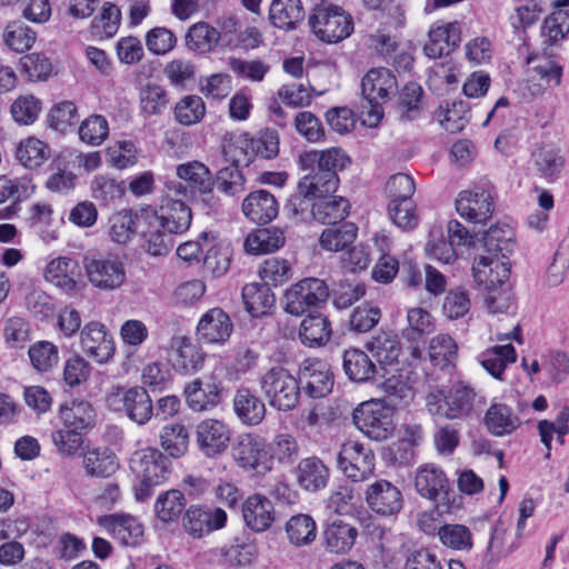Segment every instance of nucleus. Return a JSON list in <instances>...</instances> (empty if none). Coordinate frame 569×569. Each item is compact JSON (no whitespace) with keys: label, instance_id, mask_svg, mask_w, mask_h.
I'll return each instance as SVG.
<instances>
[{"label":"nucleus","instance_id":"nucleus-14","mask_svg":"<svg viewBox=\"0 0 569 569\" xmlns=\"http://www.w3.org/2000/svg\"><path fill=\"white\" fill-rule=\"evenodd\" d=\"M231 430L222 421L204 419L196 427V442L207 458H216L227 451Z\"/></svg>","mask_w":569,"mask_h":569},{"label":"nucleus","instance_id":"nucleus-30","mask_svg":"<svg viewBox=\"0 0 569 569\" xmlns=\"http://www.w3.org/2000/svg\"><path fill=\"white\" fill-rule=\"evenodd\" d=\"M279 211L276 197L267 190L250 192L242 202V212L251 221L266 224L273 220Z\"/></svg>","mask_w":569,"mask_h":569},{"label":"nucleus","instance_id":"nucleus-61","mask_svg":"<svg viewBox=\"0 0 569 569\" xmlns=\"http://www.w3.org/2000/svg\"><path fill=\"white\" fill-rule=\"evenodd\" d=\"M16 157L23 167L36 169L49 158V149L44 142L31 137L18 144Z\"/></svg>","mask_w":569,"mask_h":569},{"label":"nucleus","instance_id":"nucleus-19","mask_svg":"<svg viewBox=\"0 0 569 569\" xmlns=\"http://www.w3.org/2000/svg\"><path fill=\"white\" fill-rule=\"evenodd\" d=\"M461 42V26L459 22H448L432 26L428 40L423 46L425 54L430 59H441L451 54Z\"/></svg>","mask_w":569,"mask_h":569},{"label":"nucleus","instance_id":"nucleus-54","mask_svg":"<svg viewBox=\"0 0 569 569\" xmlns=\"http://www.w3.org/2000/svg\"><path fill=\"white\" fill-rule=\"evenodd\" d=\"M144 213L140 216L130 210H122L110 218V237L117 243H127L137 229L142 227Z\"/></svg>","mask_w":569,"mask_h":569},{"label":"nucleus","instance_id":"nucleus-1","mask_svg":"<svg viewBox=\"0 0 569 569\" xmlns=\"http://www.w3.org/2000/svg\"><path fill=\"white\" fill-rule=\"evenodd\" d=\"M129 463L137 479L133 489L138 501L148 500L152 496L153 489L163 483L171 472L170 459L153 447L134 451Z\"/></svg>","mask_w":569,"mask_h":569},{"label":"nucleus","instance_id":"nucleus-20","mask_svg":"<svg viewBox=\"0 0 569 569\" xmlns=\"http://www.w3.org/2000/svg\"><path fill=\"white\" fill-rule=\"evenodd\" d=\"M83 352L98 363L108 362L114 353V343L111 335L100 322L87 323L80 332Z\"/></svg>","mask_w":569,"mask_h":569},{"label":"nucleus","instance_id":"nucleus-37","mask_svg":"<svg viewBox=\"0 0 569 569\" xmlns=\"http://www.w3.org/2000/svg\"><path fill=\"white\" fill-rule=\"evenodd\" d=\"M177 177L183 180L194 194L208 193L214 187L210 169L202 162L193 160L180 163L176 169Z\"/></svg>","mask_w":569,"mask_h":569},{"label":"nucleus","instance_id":"nucleus-42","mask_svg":"<svg viewBox=\"0 0 569 569\" xmlns=\"http://www.w3.org/2000/svg\"><path fill=\"white\" fill-rule=\"evenodd\" d=\"M331 332V325L327 317L310 313L300 325L299 337L306 346L320 347L330 340Z\"/></svg>","mask_w":569,"mask_h":569},{"label":"nucleus","instance_id":"nucleus-55","mask_svg":"<svg viewBox=\"0 0 569 569\" xmlns=\"http://www.w3.org/2000/svg\"><path fill=\"white\" fill-rule=\"evenodd\" d=\"M220 40V32L207 22L191 26L186 36V43L192 51L207 53L212 51Z\"/></svg>","mask_w":569,"mask_h":569},{"label":"nucleus","instance_id":"nucleus-53","mask_svg":"<svg viewBox=\"0 0 569 569\" xmlns=\"http://www.w3.org/2000/svg\"><path fill=\"white\" fill-rule=\"evenodd\" d=\"M470 106L463 100H453L440 106L438 118L441 127L448 132H460L470 120Z\"/></svg>","mask_w":569,"mask_h":569},{"label":"nucleus","instance_id":"nucleus-27","mask_svg":"<svg viewBox=\"0 0 569 569\" xmlns=\"http://www.w3.org/2000/svg\"><path fill=\"white\" fill-rule=\"evenodd\" d=\"M232 457L244 469L258 470L259 472L271 469L268 461H262L266 457L263 443L259 438L251 435L239 437L238 442L232 448Z\"/></svg>","mask_w":569,"mask_h":569},{"label":"nucleus","instance_id":"nucleus-13","mask_svg":"<svg viewBox=\"0 0 569 569\" xmlns=\"http://www.w3.org/2000/svg\"><path fill=\"white\" fill-rule=\"evenodd\" d=\"M366 502L377 515L393 517L403 508V496L400 489L388 480L379 479L366 490Z\"/></svg>","mask_w":569,"mask_h":569},{"label":"nucleus","instance_id":"nucleus-11","mask_svg":"<svg viewBox=\"0 0 569 569\" xmlns=\"http://www.w3.org/2000/svg\"><path fill=\"white\" fill-rule=\"evenodd\" d=\"M456 210L468 222L485 224L495 211V197L481 187L462 190L456 199Z\"/></svg>","mask_w":569,"mask_h":569},{"label":"nucleus","instance_id":"nucleus-43","mask_svg":"<svg viewBox=\"0 0 569 569\" xmlns=\"http://www.w3.org/2000/svg\"><path fill=\"white\" fill-rule=\"evenodd\" d=\"M485 423L493 436L501 437L513 432L520 426V420L507 405L493 403L486 412Z\"/></svg>","mask_w":569,"mask_h":569},{"label":"nucleus","instance_id":"nucleus-38","mask_svg":"<svg viewBox=\"0 0 569 569\" xmlns=\"http://www.w3.org/2000/svg\"><path fill=\"white\" fill-rule=\"evenodd\" d=\"M246 310L254 318L270 313L276 298L267 283H248L242 288Z\"/></svg>","mask_w":569,"mask_h":569},{"label":"nucleus","instance_id":"nucleus-50","mask_svg":"<svg viewBox=\"0 0 569 569\" xmlns=\"http://www.w3.org/2000/svg\"><path fill=\"white\" fill-rule=\"evenodd\" d=\"M349 203L342 197H322L312 203L313 218L323 224H336L348 214Z\"/></svg>","mask_w":569,"mask_h":569},{"label":"nucleus","instance_id":"nucleus-46","mask_svg":"<svg viewBox=\"0 0 569 569\" xmlns=\"http://www.w3.org/2000/svg\"><path fill=\"white\" fill-rule=\"evenodd\" d=\"M513 229L507 223H496L482 234L483 249L487 254L507 258L513 248Z\"/></svg>","mask_w":569,"mask_h":569},{"label":"nucleus","instance_id":"nucleus-51","mask_svg":"<svg viewBox=\"0 0 569 569\" xmlns=\"http://www.w3.org/2000/svg\"><path fill=\"white\" fill-rule=\"evenodd\" d=\"M161 448L172 458L186 455L189 447V432L182 423H168L159 433Z\"/></svg>","mask_w":569,"mask_h":569},{"label":"nucleus","instance_id":"nucleus-33","mask_svg":"<svg viewBox=\"0 0 569 569\" xmlns=\"http://www.w3.org/2000/svg\"><path fill=\"white\" fill-rule=\"evenodd\" d=\"M306 16L301 0H272L269 7V21L278 29H297Z\"/></svg>","mask_w":569,"mask_h":569},{"label":"nucleus","instance_id":"nucleus-6","mask_svg":"<svg viewBox=\"0 0 569 569\" xmlns=\"http://www.w3.org/2000/svg\"><path fill=\"white\" fill-rule=\"evenodd\" d=\"M329 296V287L325 280L305 278L286 290L283 309L292 316H302L307 311L325 306Z\"/></svg>","mask_w":569,"mask_h":569},{"label":"nucleus","instance_id":"nucleus-58","mask_svg":"<svg viewBox=\"0 0 569 569\" xmlns=\"http://www.w3.org/2000/svg\"><path fill=\"white\" fill-rule=\"evenodd\" d=\"M528 71L532 78L536 76L546 84L559 86L561 82L562 67L550 57L529 54L527 58Z\"/></svg>","mask_w":569,"mask_h":569},{"label":"nucleus","instance_id":"nucleus-47","mask_svg":"<svg viewBox=\"0 0 569 569\" xmlns=\"http://www.w3.org/2000/svg\"><path fill=\"white\" fill-rule=\"evenodd\" d=\"M286 238L283 231L279 228H262L249 233L244 248L247 252L253 254L270 253L284 244Z\"/></svg>","mask_w":569,"mask_h":569},{"label":"nucleus","instance_id":"nucleus-4","mask_svg":"<svg viewBox=\"0 0 569 569\" xmlns=\"http://www.w3.org/2000/svg\"><path fill=\"white\" fill-rule=\"evenodd\" d=\"M308 24L317 39L330 44L349 38L355 29L351 14L333 3L316 6L309 16Z\"/></svg>","mask_w":569,"mask_h":569},{"label":"nucleus","instance_id":"nucleus-39","mask_svg":"<svg viewBox=\"0 0 569 569\" xmlns=\"http://www.w3.org/2000/svg\"><path fill=\"white\" fill-rule=\"evenodd\" d=\"M367 348L377 359L379 369L383 367L398 366V358L401 352V345L397 336L391 332H380L368 343Z\"/></svg>","mask_w":569,"mask_h":569},{"label":"nucleus","instance_id":"nucleus-18","mask_svg":"<svg viewBox=\"0 0 569 569\" xmlns=\"http://www.w3.org/2000/svg\"><path fill=\"white\" fill-rule=\"evenodd\" d=\"M227 513L223 509L190 506L183 517V528L193 538H201L226 526Z\"/></svg>","mask_w":569,"mask_h":569},{"label":"nucleus","instance_id":"nucleus-36","mask_svg":"<svg viewBox=\"0 0 569 569\" xmlns=\"http://www.w3.org/2000/svg\"><path fill=\"white\" fill-rule=\"evenodd\" d=\"M157 216L163 229L172 234L184 233L192 220L191 209L184 201L163 202Z\"/></svg>","mask_w":569,"mask_h":569},{"label":"nucleus","instance_id":"nucleus-2","mask_svg":"<svg viewBox=\"0 0 569 569\" xmlns=\"http://www.w3.org/2000/svg\"><path fill=\"white\" fill-rule=\"evenodd\" d=\"M477 395L467 385L458 383L449 389H433L426 396L428 412L447 420H463L476 411Z\"/></svg>","mask_w":569,"mask_h":569},{"label":"nucleus","instance_id":"nucleus-41","mask_svg":"<svg viewBox=\"0 0 569 569\" xmlns=\"http://www.w3.org/2000/svg\"><path fill=\"white\" fill-rule=\"evenodd\" d=\"M358 537V530L342 521L336 520L329 523L323 532L326 548L333 553L349 551Z\"/></svg>","mask_w":569,"mask_h":569},{"label":"nucleus","instance_id":"nucleus-3","mask_svg":"<svg viewBox=\"0 0 569 569\" xmlns=\"http://www.w3.org/2000/svg\"><path fill=\"white\" fill-rule=\"evenodd\" d=\"M258 385L268 405L278 411H292L300 402L299 380L283 367L273 366L262 372Z\"/></svg>","mask_w":569,"mask_h":569},{"label":"nucleus","instance_id":"nucleus-44","mask_svg":"<svg viewBox=\"0 0 569 569\" xmlns=\"http://www.w3.org/2000/svg\"><path fill=\"white\" fill-rule=\"evenodd\" d=\"M83 467L90 477L107 478L113 475L118 468L117 456L109 448H94L83 456Z\"/></svg>","mask_w":569,"mask_h":569},{"label":"nucleus","instance_id":"nucleus-35","mask_svg":"<svg viewBox=\"0 0 569 569\" xmlns=\"http://www.w3.org/2000/svg\"><path fill=\"white\" fill-rule=\"evenodd\" d=\"M79 276V266L76 260L67 257H60L50 261L44 271V278L48 282L71 292L76 290Z\"/></svg>","mask_w":569,"mask_h":569},{"label":"nucleus","instance_id":"nucleus-25","mask_svg":"<svg viewBox=\"0 0 569 569\" xmlns=\"http://www.w3.org/2000/svg\"><path fill=\"white\" fill-rule=\"evenodd\" d=\"M167 348L173 368L183 373L197 371L204 362L206 355L186 337L173 336Z\"/></svg>","mask_w":569,"mask_h":569},{"label":"nucleus","instance_id":"nucleus-31","mask_svg":"<svg viewBox=\"0 0 569 569\" xmlns=\"http://www.w3.org/2000/svg\"><path fill=\"white\" fill-rule=\"evenodd\" d=\"M342 369L348 379L356 383L377 381V376L379 375V368L360 349L345 350L342 355Z\"/></svg>","mask_w":569,"mask_h":569},{"label":"nucleus","instance_id":"nucleus-8","mask_svg":"<svg viewBox=\"0 0 569 569\" xmlns=\"http://www.w3.org/2000/svg\"><path fill=\"white\" fill-rule=\"evenodd\" d=\"M237 149L243 150L250 157L273 159L279 153V134L274 129L266 128L254 137L248 133L233 136L224 142L222 151L224 157L238 161Z\"/></svg>","mask_w":569,"mask_h":569},{"label":"nucleus","instance_id":"nucleus-15","mask_svg":"<svg viewBox=\"0 0 569 569\" xmlns=\"http://www.w3.org/2000/svg\"><path fill=\"white\" fill-rule=\"evenodd\" d=\"M417 492L429 500L449 509V481L441 468L433 463L421 466L415 477Z\"/></svg>","mask_w":569,"mask_h":569},{"label":"nucleus","instance_id":"nucleus-29","mask_svg":"<svg viewBox=\"0 0 569 569\" xmlns=\"http://www.w3.org/2000/svg\"><path fill=\"white\" fill-rule=\"evenodd\" d=\"M242 517L248 528L262 532L270 528L274 520L273 505L262 495H252L242 503Z\"/></svg>","mask_w":569,"mask_h":569},{"label":"nucleus","instance_id":"nucleus-10","mask_svg":"<svg viewBox=\"0 0 569 569\" xmlns=\"http://www.w3.org/2000/svg\"><path fill=\"white\" fill-rule=\"evenodd\" d=\"M375 461L373 452L356 441L343 443L337 459L338 468L353 482L369 479L375 472Z\"/></svg>","mask_w":569,"mask_h":569},{"label":"nucleus","instance_id":"nucleus-21","mask_svg":"<svg viewBox=\"0 0 569 569\" xmlns=\"http://www.w3.org/2000/svg\"><path fill=\"white\" fill-rule=\"evenodd\" d=\"M97 522L123 546L136 547L143 540V526L131 515H104Z\"/></svg>","mask_w":569,"mask_h":569},{"label":"nucleus","instance_id":"nucleus-59","mask_svg":"<svg viewBox=\"0 0 569 569\" xmlns=\"http://www.w3.org/2000/svg\"><path fill=\"white\" fill-rule=\"evenodd\" d=\"M408 327L402 329V337L409 342H419L435 330L432 316L422 308H411L407 313Z\"/></svg>","mask_w":569,"mask_h":569},{"label":"nucleus","instance_id":"nucleus-22","mask_svg":"<svg viewBox=\"0 0 569 569\" xmlns=\"http://www.w3.org/2000/svg\"><path fill=\"white\" fill-rule=\"evenodd\" d=\"M233 325L227 312L212 308L202 315L197 326L198 340L208 345H223L232 333Z\"/></svg>","mask_w":569,"mask_h":569},{"label":"nucleus","instance_id":"nucleus-40","mask_svg":"<svg viewBox=\"0 0 569 569\" xmlns=\"http://www.w3.org/2000/svg\"><path fill=\"white\" fill-rule=\"evenodd\" d=\"M309 171L298 184L302 193L318 199L336 192L339 184L338 174L328 173L318 168Z\"/></svg>","mask_w":569,"mask_h":569},{"label":"nucleus","instance_id":"nucleus-63","mask_svg":"<svg viewBox=\"0 0 569 569\" xmlns=\"http://www.w3.org/2000/svg\"><path fill=\"white\" fill-rule=\"evenodd\" d=\"M441 543L458 551H469L472 546V533L468 527L458 523L443 525L438 530Z\"/></svg>","mask_w":569,"mask_h":569},{"label":"nucleus","instance_id":"nucleus-64","mask_svg":"<svg viewBox=\"0 0 569 569\" xmlns=\"http://www.w3.org/2000/svg\"><path fill=\"white\" fill-rule=\"evenodd\" d=\"M357 237V228L353 223H343L338 228L323 230L319 242L322 249L328 251H341L349 247Z\"/></svg>","mask_w":569,"mask_h":569},{"label":"nucleus","instance_id":"nucleus-26","mask_svg":"<svg viewBox=\"0 0 569 569\" xmlns=\"http://www.w3.org/2000/svg\"><path fill=\"white\" fill-rule=\"evenodd\" d=\"M299 164L303 170L321 169L338 174L350 164V158L341 148H328L322 151L311 150L299 156Z\"/></svg>","mask_w":569,"mask_h":569},{"label":"nucleus","instance_id":"nucleus-57","mask_svg":"<svg viewBox=\"0 0 569 569\" xmlns=\"http://www.w3.org/2000/svg\"><path fill=\"white\" fill-rule=\"evenodd\" d=\"M286 532L292 545L307 546L316 539L317 526L309 515L299 513L287 521Z\"/></svg>","mask_w":569,"mask_h":569},{"label":"nucleus","instance_id":"nucleus-34","mask_svg":"<svg viewBox=\"0 0 569 569\" xmlns=\"http://www.w3.org/2000/svg\"><path fill=\"white\" fill-rule=\"evenodd\" d=\"M59 417L62 425L78 431H86L94 426L96 412L90 402L71 400L60 406Z\"/></svg>","mask_w":569,"mask_h":569},{"label":"nucleus","instance_id":"nucleus-23","mask_svg":"<svg viewBox=\"0 0 569 569\" xmlns=\"http://www.w3.org/2000/svg\"><path fill=\"white\" fill-rule=\"evenodd\" d=\"M142 249L150 256H166L173 247L172 233L163 229L157 212H146L142 219Z\"/></svg>","mask_w":569,"mask_h":569},{"label":"nucleus","instance_id":"nucleus-48","mask_svg":"<svg viewBox=\"0 0 569 569\" xmlns=\"http://www.w3.org/2000/svg\"><path fill=\"white\" fill-rule=\"evenodd\" d=\"M423 89L417 82L407 83L399 92L396 112L401 121H412L420 117Z\"/></svg>","mask_w":569,"mask_h":569},{"label":"nucleus","instance_id":"nucleus-17","mask_svg":"<svg viewBox=\"0 0 569 569\" xmlns=\"http://www.w3.org/2000/svg\"><path fill=\"white\" fill-rule=\"evenodd\" d=\"M183 392L188 407L196 412H201L220 405L223 386L213 377L204 380L194 379L184 386Z\"/></svg>","mask_w":569,"mask_h":569},{"label":"nucleus","instance_id":"nucleus-5","mask_svg":"<svg viewBox=\"0 0 569 569\" xmlns=\"http://www.w3.org/2000/svg\"><path fill=\"white\" fill-rule=\"evenodd\" d=\"M106 405L110 410L126 416L138 426L147 425L154 412L151 397L146 388L140 386L113 387L106 395Z\"/></svg>","mask_w":569,"mask_h":569},{"label":"nucleus","instance_id":"nucleus-45","mask_svg":"<svg viewBox=\"0 0 569 569\" xmlns=\"http://www.w3.org/2000/svg\"><path fill=\"white\" fill-rule=\"evenodd\" d=\"M187 499L182 491L167 490L158 496L154 502V513L162 523L177 522L186 509Z\"/></svg>","mask_w":569,"mask_h":569},{"label":"nucleus","instance_id":"nucleus-49","mask_svg":"<svg viewBox=\"0 0 569 569\" xmlns=\"http://www.w3.org/2000/svg\"><path fill=\"white\" fill-rule=\"evenodd\" d=\"M517 360L512 345L495 346L480 355L482 367L496 379L502 380L505 369Z\"/></svg>","mask_w":569,"mask_h":569},{"label":"nucleus","instance_id":"nucleus-12","mask_svg":"<svg viewBox=\"0 0 569 569\" xmlns=\"http://www.w3.org/2000/svg\"><path fill=\"white\" fill-rule=\"evenodd\" d=\"M507 258L491 254H479L472 264L475 282L487 291H497L508 287L510 263Z\"/></svg>","mask_w":569,"mask_h":569},{"label":"nucleus","instance_id":"nucleus-32","mask_svg":"<svg viewBox=\"0 0 569 569\" xmlns=\"http://www.w3.org/2000/svg\"><path fill=\"white\" fill-rule=\"evenodd\" d=\"M233 409L240 421L248 426L259 425L267 412L263 400L248 387H241L236 391Z\"/></svg>","mask_w":569,"mask_h":569},{"label":"nucleus","instance_id":"nucleus-16","mask_svg":"<svg viewBox=\"0 0 569 569\" xmlns=\"http://www.w3.org/2000/svg\"><path fill=\"white\" fill-rule=\"evenodd\" d=\"M299 383L305 393L313 399L323 398L332 391L333 375L320 359H306L300 366Z\"/></svg>","mask_w":569,"mask_h":569},{"label":"nucleus","instance_id":"nucleus-60","mask_svg":"<svg viewBox=\"0 0 569 569\" xmlns=\"http://www.w3.org/2000/svg\"><path fill=\"white\" fill-rule=\"evenodd\" d=\"M536 168L542 178L549 182L558 179L565 166V159L556 149L541 147L532 154Z\"/></svg>","mask_w":569,"mask_h":569},{"label":"nucleus","instance_id":"nucleus-7","mask_svg":"<svg viewBox=\"0 0 569 569\" xmlns=\"http://www.w3.org/2000/svg\"><path fill=\"white\" fill-rule=\"evenodd\" d=\"M352 420L363 435L376 441L386 440L395 429L391 408L377 400L362 402L353 410Z\"/></svg>","mask_w":569,"mask_h":569},{"label":"nucleus","instance_id":"nucleus-24","mask_svg":"<svg viewBox=\"0 0 569 569\" xmlns=\"http://www.w3.org/2000/svg\"><path fill=\"white\" fill-rule=\"evenodd\" d=\"M397 89V79L386 68L370 69L361 80V91L365 99L377 107L380 102L387 101Z\"/></svg>","mask_w":569,"mask_h":569},{"label":"nucleus","instance_id":"nucleus-28","mask_svg":"<svg viewBox=\"0 0 569 569\" xmlns=\"http://www.w3.org/2000/svg\"><path fill=\"white\" fill-rule=\"evenodd\" d=\"M295 476L301 489L317 492L328 485L330 469L320 458L312 456L299 461L295 469Z\"/></svg>","mask_w":569,"mask_h":569},{"label":"nucleus","instance_id":"nucleus-52","mask_svg":"<svg viewBox=\"0 0 569 569\" xmlns=\"http://www.w3.org/2000/svg\"><path fill=\"white\" fill-rule=\"evenodd\" d=\"M226 158L231 163L218 170L213 181L220 192L229 197H234L246 190V178L239 169L241 160L238 158V161H234L229 157Z\"/></svg>","mask_w":569,"mask_h":569},{"label":"nucleus","instance_id":"nucleus-62","mask_svg":"<svg viewBox=\"0 0 569 569\" xmlns=\"http://www.w3.org/2000/svg\"><path fill=\"white\" fill-rule=\"evenodd\" d=\"M140 109L146 116L161 114L169 104L168 93L157 83H148L139 92Z\"/></svg>","mask_w":569,"mask_h":569},{"label":"nucleus","instance_id":"nucleus-56","mask_svg":"<svg viewBox=\"0 0 569 569\" xmlns=\"http://www.w3.org/2000/svg\"><path fill=\"white\" fill-rule=\"evenodd\" d=\"M377 386H379L388 397L395 400L406 399L410 389L405 380L401 370L393 367H383L379 369V375L377 376V381H372Z\"/></svg>","mask_w":569,"mask_h":569},{"label":"nucleus","instance_id":"nucleus-9","mask_svg":"<svg viewBox=\"0 0 569 569\" xmlns=\"http://www.w3.org/2000/svg\"><path fill=\"white\" fill-rule=\"evenodd\" d=\"M84 270L89 282L104 291L120 288L126 281V268L118 256L86 258Z\"/></svg>","mask_w":569,"mask_h":569}]
</instances>
